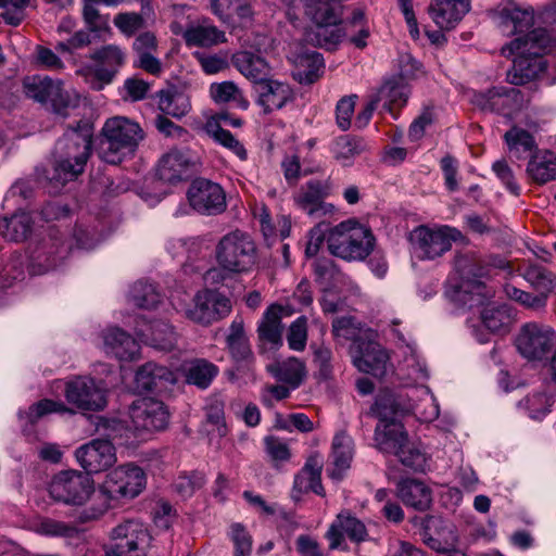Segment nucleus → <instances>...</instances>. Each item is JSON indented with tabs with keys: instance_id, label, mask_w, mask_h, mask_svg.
<instances>
[{
	"instance_id": "f257e3e1",
	"label": "nucleus",
	"mask_w": 556,
	"mask_h": 556,
	"mask_svg": "<svg viewBox=\"0 0 556 556\" xmlns=\"http://www.w3.org/2000/svg\"><path fill=\"white\" fill-rule=\"evenodd\" d=\"M289 18H295L303 7L314 27L307 33V40L319 48L333 50L345 36L342 27L343 5L341 0H282Z\"/></svg>"
},
{
	"instance_id": "f03ea898",
	"label": "nucleus",
	"mask_w": 556,
	"mask_h": 556,
	"mask_svg": "<svg viewBox=\"0 0 556 556\" xmlns=\"http://www.w3.org/2000/svg\"><path fill=\"white\" fill-rule=\"evenodd\" d=\"M144 486L146 475L141 468L130 464L116 467L105 476L91 505L79 513L80 522L100 519L121 501L138 496Z\"/></svg>"
},
{
	"instance_id": "7ed1b4c3",
	"label": "nucleus",
	"mask_w": 556,
	"mask_h": 556,
	"mask_svg": "<svg viewBox=\"0 0 556 556\" xmlns=\"http://www.w3.org/2000/svg\"><path fill=\"white\" fill-rule=\"evenodd\" d=\"M143 138L138 123L123 116L108 118L100 134L99 155L105 163L119 164L135 153Z\"/></svg>"
},
{
	"instance_id": "20e7f679",
	"label": "nucleus",
	"mask_w": 556,
	"mask_h": 556,
	"mask_svg": "<svg viewBox=\"0 0 556 556\" xmlns=\"http://www.w3.org/2000/svg\"><path fill=\"white\" fill-rule=\"evenodd\" d=\"M375 242L370 228L355 219L341 222L327 237L330 254L349 262L365 260L372 252Z\"/></svg>"
},
{
	"instance_id": "39448f33",
	"label": "nucleus",
	"mask_w": 556,
	"mask_h": 556,
	"mask_svg": "<svg viewBox=\"0 0 556 556\" xmlns=\"http://www.w3.org/2000/svg\"><path fill=\"white\" fill-rule=\"evenodd\" d=\"M219 268L231 275L250 273L257 262V247L252 237L236 229L224 235L215 247Z\"/></svg>"
},
{
	"instance_id": "423d86ee",
	"label": "nucleus",
	"mask_w": 556,
	"mask_h": 556,
	"mask_svg": "<svg viewBox=\"0 0 556 556\" xmlns=\"http://www.w3.org/2000/svg\"><path fill=\"white\" fill-rule=\"evenodd\" d=\"M96 430L108 439H93L79 446L75 456L79 465L89 473H99L108 470L116 463V452L110 439L116 437L122 425L115 419L98 417Z\"/></svg>"
},
{
	"instance_id": "0eeeda50",
	"label": "nucleus",
	"mask_w": 556,
	"mask_h": 556,
	"mask_svg": "<svg viewBox=\"0 0 556 556\" xmlns=\"http://www.w3.org/2000/svg\"><path fill=\"white\" fill-rule=\"evenodd\" d=\"M88 59L91 64H85L76 70L94 91L102 90L113 83L119 70L126 62V52L117 45H105L92 51Z\"/></svg>"
},
{
	"instance_id": "6e6552de",
	"label": "nucleus",
	"mask_w": 556,
	"mask_h": 556,
	"mask_svg": "<svg viewBox=\"0 0 556 556\" xmlns=\"http://www.w3.org/2000/svg\"><path fill=\"white\" fill-rule=\"evenodd\" d=\"M25 94L40 103L50 102L53 113L62 117L68 116V111L77 106V97H72L63 88V81L49 76H28L23 81Z\"/></svg>"
},
{
	"instance_id": "1a4fd4ad",
	"label": "nucleus",
	"mask_w": 556,
	"mask_h": 556,
	"mask_svg": "<svg viewBox=\"0 0 556 556\" xmlns=\"http://www.w3.org/2000/svg\"><path fill=\"white\" fill-rule=\"evenodd\" d=\"M73 244L65 233L49 228L47 235L29 251V268L34 275L45 274L60 265L70 254Z\"/></svg>"
},
{
	"instance_id": "9d476101",
	"label": "nucleus",
	"mask_w": 556,
	"mask_h": 556,
	"mask_svg": "<svg viewBox=\"0 0 556 556\" xmlns=\"http://www.w3.org/2000/svg\"><path fill=\"white\" fill-rule=\"evenodd\" d=\"M455 270L459 275V282L455 286V296L458 301L468 303L469 306L482 304L488 298L486 286L480 280L484 268L472 255L459 254L454 260Z\"/></svg>"
},
{
	"instance_id": "9b49d317",
	"label": "nucleus",
	"mask_w": 556,
	"mask_h": 556,
	"mask_svg": "<svg viewBox=\"0 0 556 556\" xmlns=\"http://www.w3.org/2000/svg\"><path fill=\"white\" fill-rule=\"evenodd\" d=\"M129 417L134 431L142 439L165 430L169 424L167 406L153 397L135 400L129 407Z\"/></svg>"
},
{
	"instance_id": "f8f14e48",
	"label": "nucleus",
	"mask_w": 556,
	"mask_h": 556,
	"mask_svg": "<svg viewBox=\"0 0 556 556\" xmlns=\"http://www.w3.org/2000/svg\"><path fill=\"white\" fill-rule=\"evenodd\" d=\"M150 539L149 531L141 521L125 520L112 529L113 543L105 551V556H146Z\"/></svg>"
},
{
	"instance_id": "ddd939ff",
	"label": "nucleus",
	"mask_w": 556,
	"mask_h": 556,
	"mask_svg": "<svg viewBox=\"0 0 556 556\" xmlns=\"http://www.w3.org/2000/svg\"><path fill=\"white\" fill-rule=\"evenodd\" d=\"M49 494L67 505H83L94 494L93 480L89 475L65 470L55 475L49 483Z\"/></svg>"
},
{
	"instance_id": "4468645a",
	"label": "nucleus",
	"mask_w": 556,
	"mask_h": 556,
	"mask_svg": "<svg viewBox=\"0 0 556 556\" xmlns=\"http://www.w3.org/2000/svg\"><path fill=\"white\" fill-rule=\"evenodd\" d=\"M517 351L530 362H542L556 348V331L536 323L523 325L515 340Z\"/></svg>"
},
{
	"instance_id": "2eb2a0df",
	"label": "nucleus",
	"mask_w": 556,
	"mask_h": 556,
	"mask_svg": "<svg viewBox=\"0 0 556 556\" xmlns=\"http://www.w3.org/2000/svg\"><path fill=\"white\" fill-rule=\"evenodd\" d=\"M459 237L460 232L448 226L437 229L419 226L412 233L414 253L421 261L435 260L450 251L452 242Z\"/></svg>"
},
{
	"instance_id": "dca6fc26",
	"label": "nucleus",
	"mask_w": 556,
	"mask_h": 556,
	"mask_svg": "<svg viewBox=\"0 0 556 556\" xmlns=\"http://www.w3.org/2000/svg\"><path fill=\"white\" fill-rule=\"evenodd\" d=\"M332 181L311 179L304 184L294 194V204L309 217L320 219L331 216L337 211L336 206L325 201L332 192Z\"/></svg>"
},
{
	"instance_id": "f3484780",
	"label": "nucleus",
	"mask_w": 556,
	"mask_h": 556,
	"mask_svg": "<svg viewBox=\"0 0 556 556\" xmlns=\"http://www.w3.org/2000/svg\"><path fill=\"white\" fill-rule=\"evenodd\" d=\"M513 67L508 72V80L513 85H523L542 76L547 85L556 84V62L548 65L542 55L530 51H515Z\"/></svg>"
},
{
	"instance_id": "a211bd4d",
	"label": "nucleus",
	"mask_w": 556,
	"mask_h": 556,
	"mask_svg": "<svg viewBox=\"0 0 556 556\" xmlns=\"http://www.w3.org/2000/svg\"><path fill=\"white\" fill-rule=\"evenodd\" d=\"M231 311L230 300L214 290L199 291L193 298V306L185 308V316L198 324L210 325Z\"/></svg>"
},
{
	"instance_id": "6ab92c4d",
	"label": "nucleus",
	"mask_w": 556,
	"mask_h": 556,
	"mask_svg": "<svg viewBox=\"0 0 556 556\" xmlns=\"http://www.w3.org/2000/svg\"><path fill=\"white\" fill-rule=\"evenodd\" d=\"M187 198L191 207L203 215H217L227 207L222 186L205 178H197L191 182Z\"/></svg>"
},
{
	"instance_id": "aec40b11",
	"label": "nucleus",
	"mask_w": 556,
	"mask_h": 556,
	"mask_svg": "<svg viewBox=\"0 0 556 556\" xmlns=\"http://www.w3.org/2000/svg\"><path fill=\"white\" fill-rule=\"evenodd\" d=\"M92 151V128L87 122L78 121L56 141L54 154L87 164Z\"/></svg>"
},
{
	"instance_id": "412c9836",
	"label": "nucleus",
	"mask_w": 556,
	"mask_h": 556,
	"mask_svg": "<svg viewBox=\"0 0 556 556\" xmlns=\"http://www.w3.org/2000/svg\"><path fill=\"white\" fill-rule=\"evenodd\" d=\"M65 399L79 410H100L106 405L104 389L89 377H76L67 381Z\"/></svg>"
},
{
	"instance_id": "4be33fe9",
	"label": "nucleus",
	"mask_w": 556,
	"mask_h": 556,
	"mask_svg": "<svg viewBox=\"0 0 556 556\" xmlns=\"http://www.w3.org/2000/svg\"><path fill=\"white\" fill-rule=\"evenodd\" d=\"M352 349L353 364L359 371L377 378L386 375L389 355L378 342L358 338Z\"/></svg>"
},
{
	"instance_id": "5701e85b",
	"label": "nucleus",
	"mask_w": 556,
	"mask_h": 556,
	"mask_svg": "<svg viewBox=\"0 0 556 556\" xmlns=\"http://www.w3.org/2000/svg\"><path fill=\"white\" fill-rule=\"evenodd\" d=\"M329 548L337 549L342 546L345 538L353 543L368 540V531L365 523L349 510L339 513L326 532Z\"/></svg>"
},
{
	"instance_id": "b1692460",
	"label": "nucleus",
	"mask_w": 556,
	"mask_h": 556,
	"mask_svg": "<svg viewBox=\"0 0 556 556\" xmlns=\"http://www.w3.org/2000/svg\"><path fill=\"white\" fill-rule=\"evenodd\" d=\"M515 51H530L542 55L556 53V30L535 28L525 36H518L502 48V54L510 56Z\"/></svg>"
},
{
	"instance_id": "393cba45",
	"label": "nucleus",
	"mask_w": 556,
	"mask_h": 556,
	"mask_svg": "<svg viewBox=\"0 0 556 556\" xmlns=\"http://www.w3.org/2000/svg\"><path fill=\"white\" fill-rule=\"evenodd\" d=\"M292 313L293 309L289 305L271 304L267 307L257 327L262 351L266 349V345L271 350H277L282 345L283 326L281 319Z\"/></svg>"
},
{
	"instance_id": "a878e982",
	"label": "nucleus",
	"mask_w": 556,
	"mask_h": 556,
	"mask_svg": "<svg viewBox=\"0 0 556 556\" xmlns=\"http://www.w3.org/2000/svg\"><path fill=\"white\" fill-rule=\"evenodd\" d=\"M135 382L140 391L161 394L177 382V375L166 366L148 362L138 368Z\"/></svg>"
},
{
	"instance_id": "bb28decb",
	"label": "nucleus",
	"mask_w": 556,
	"mask_h": 556,
	"mask_svg": "<svg viewBox=\"0 0 556 556\" xmlns=\"http://www.w3.org/2000/svg\"><path fill=\"white\" fill-rule=\"evenodd\" d=\"M135 331L142 341L160 350L170 351L177 342L174 328L164 320L150 321L144 316H139Z\"/></svg>"
},
{
	"instance_id": "cd10ccee",
	"label": "nucleus",
	"mask_w": 556,
	"mask_h": 556,
	"mask_svg": "<svg viewBox=\"0 0 556 556\" xmlns=\"http://www.w3.org/2000/svg\"><path fill=\"white\" fill-rule=\"evenodd\" d=\"M520 91L516 88L494 87L485 92L475 93L472 102L482 111L508 115L519 105Z\"/></svg>"
},
{
	"instance_id": "c85d7f7f",
	"label": "nucleus",
	"mask_w": 556,
	"mask_h": 556,
	"mask_svg": "<svg viewBox=\"0 0 556 556\" xmlns=\"http://www.w3.org/2000/svg\"><path fill=\"white\" fill-rule=\"evenodd\" d=\"M131 48L135 54L134 67L154 76L162 73V63L157 58L159 41L154 33H140L135 38Z\"/></svg>"
},
{
	"instance_id": "c756f323",
	"label": "nucleus",
	"mask_w": 556,
	"mask_h": 556,
	"mask_svg": "<svg viewBox=\"0 0 556 556\" xmlns=\"http://www.w3.org/2000/svg\"><path fill=\"white\" fill-rule=\"evenodd\" d=\"M494 18L504 36H525L533 26L534 12L531 8L521 9L515 4H508L502 8Z\"/></svg>"
},
{
	"instance_id": "7c9ffc66",
	"label": "nucleus",
	"mask_w": 556,
	"mask_h": 556,
	"mask_svg": "<svg viewBox=\"0 0 556 556\" xmlns=\"http://www.w3.org/2000/svg\"><path fill=\"white\" fill-rule=\"evenodd\" d=\"M86 164L54 154L50 169L37 168L36 174L40 181H46L53 190H59L68 181L76 179L84 173Z\"/></svg>"
},
{
	"instance_id": "2f4dec72",
	"label": "nucleus",
	"mask_w": 556,
	"mask_h": 556,
	"mask_svg": "<svg viewBox=\"0 0 556 556\" xmlns=\"http://www.w3.org/2000/svg\"><path fill=\"white\" fill-rule=\"evenodd\" d=\"M255 91L257 93L256 102L265 113L280 110L294 99L290 85L266 77L255 86Z\"/></svg>"
},
{
	"instance_id": "473e14b6",
	"label": "nucleus",
	"mask_w": 556,
	"mask_h": 556,
	"mask_svg": "<svg viewBox=\"0 0 556 556\" xmlns=\"http://www.w3.org/2000/svg\"><path fill=\"white\" fill-rule=\"evenodd\" d=\"M470 10V0H432L429 13L442 30L453 29Z\"/></svg>"
},
{
	"instance_id": "72a5a7b5",
	"label": "nucleus",
	"mask_w": 556,
	"mask_h": 556,
	"mask_svg": "<svg viewBox=\"0 0 556 556\" xmlns=\"http://www.w3.org/2000/svg\"><path fill=\"white\" fill-rule=\"evenodd\" d=\"M102 338L105 353L119 361H132L139 354L137 340L118 327L108 328Z\"/></svg>"
},
{
	"instance_id": "f704fd0d",
	"label": "nucleus",
	"mask_w": 556,
	"mask_h": 556,
	"mask_svg": "<svg viewBox=\"0 0 556 556\" xmlns=\"http://www.w3.org/2000/svg\"><path fill=\"white\" fill-rule=\"evenodd\" d=\"M354 456V441L346 431L336 433L332 440L331 466L327 468L332 480H342Z\"/></svg>"
},
{
	"instance_id": "c9c22d12",
	"label": "nucleus",
	"mask_w": 556,
	"mask_h": 556,
	"mask_svg": "<svg viewBox=\"0 0 556 556\" xmlns=\"http://www.w3.org/2000/svg\"><path fill=\"white\" fill-rule=\"evenodd\" d=\"M396 494L406 507L418 511L429 509L432 503L431 489L418 479H401L396 484Z\"/></svg>"
},
{
	"instance_id": "e433bc0d",
	"label": "nucleus",
	"mask_w": 556,
	"mask_h": 556,
	"mask_svg": "<svg viewBox=\"0 0 556 556\" xmlns=\"http://www.w3.org/2000/svg\"><path fill=\"white\" fill-rule=\"evenodd\" d=\"M190 160L179 150L164 154L156 166V177L163 182L175 185L189 177Z\"/></svg>"
},
{
	"instance_id": "4c0bfd02",
	"label": "nucleus",
	"mask_w": 556,
	"mask_h": 556,
	"mask_svg": "<svg viewBox=\"0 0 556 556\" xmlns=\"http://www.w3.org/2000/svg\"><path fill=\"white\" fill-rule=\"evenodd\" d=\"M309 491L317 495H324L321 484V465L316 457H311L304 467L295 475L292 488V497L299 501L304 493Z\"/></svg>"
},
{
	"instance_id": "58836bf2",
	"label": "nucleus",
	"mask_w": 556,
	"mask_h": 556,
	"mask_svg": "<svg viewBox=\"0 0 556 556\" xmlns=\"http://www.w3.org/2000/svg\"><path fill=\"white\" fill-rule=\"evenodd\" d=\"M154 98L159 110L175 118L184 117L191 109L189 96L175 85L159 90Z\"/></svg>"
},
{
	"instance_id": "ea45409f",
	"label": "nucleus",
	"mask_w": 556,
	"mask_h": 556,
	"mask_svg": "<svg viewBox=\"0 0 556 556\" xmlns=\"http://www.w3.org/2000/svg\"><path fill=\"white\" fill-rule=\"evenodd\" d=\"M374 440L380 452L395 454L408 441V438L404 426L395 419H391L377 425Z\"/></svg>"
},
{
	"instance_id": "a19ab883",
	"label": "nucleus",
	"mask_w": 556,
	"mask_h": 556,
	"mask_svg": "<svg viewBox=\"0 0 556 556\" xmlns=\"http://www.w3.org/2000/svg\"><path fill=\"white\" fill-rule=\"evenodd\" d=\"M232 65L249 80L257 85L269 74L267 61L258 53L242 50L231 58Z\"/></svg>"
},
{
	"instance_id": "79ce46f5",
	"label": "nucleus",
	"mask_w": 556,
	"mask_h": 556,
	"mask_svg": "<svg viewBox=\"0 0 556 556\" xmlns=\"http://www.w3.org/2000/svg\"><path fill=\"white\" fill-rule=\"evenodd\" d=\"M184 39L189 47L202 48H211L227 40L225 31L208 21L189 26L184 33Z\"/></svg>"
},
{
	"instance_id": "37998d69",
	"label": "nucleus",
	"mask_w": 556,
	"mask_h": 556,
	"mask_svg": "<svg viewBox=\"0 0 556 556\" xmlns=\"http://www.w3.org/2000/svg\"><path fill=\"white\" fill-rule=\"evenodd\" d=\"M414 72L402 67V76H392L388 78L379 89V100H386L389 104L402 108L406 104L410 89L406 79L412 78Z\"/></svg>"
},
{
	"instance_id": "c03bdc74",
	"label": "nucleus",
	"mask_w": 556,
	"mask_h": 556,
	"mask_svg": "<svg viewBox=\"0 0 556 556\" xmlns=\"http://www.w3.org/2000/svg\"><path fill=\"white\" fill-rule=\"evenodd\" d=\"M529 177L543 185L556 179V154L549 150L535 152L527 166Z\"/></svg>"
},
{
	"instance_id": "a18cd8bd",
	"label": "nucleus",
	"mask_w": 556,
	"mask_h": 556,
	"mask_svg": "<svg viewBox=\"0 0 556 556\" xmlns=\"http://www.w3.org/2000/svg\"><path fill=\"white\" fill-rule=\"evenodd\" d=\"M323 55L316 51L306 52L299 56L293 77L302 85L315 83L324 73Z\"/></svg>"
},
{
	"instance_id": "49530a36",
	"label": "nucleus",
	"mask_w": 556,
	"mask_h": 556,
	"mask_svg": "<svg viewBox=\"0 0 556 556\" xmlns=\"http://www.w3.org/2000/svg\"><path fill=\"white\" fill-rule=\"evenodd\" d=\"M522 276L536 291V295L543 296L545 304L548 294L556 288L555 275L541 265L530 264L525 267Z\"/></svg>"
},
{
	"instance_id": "de8ad7c7",
	"label": "nucleus",
	"mask_w": 556,
	"mask_h": 556,
	"mask_svg": "<svg viewBox=\"0 0 556 556\" xmlns=\"http://www.w3.org/2000/svg\"><path fill=\"white\" fill-rule=\"evenodd\" d=\"M270 374L280 382L287 383L291 389H296L305 377V365L296 357L276 363L268 367Z\"/></svg>"
},
{
	"instance_id": "09e8293b",
	"label": "nucleus",
	"mask_w": 556,
	"mask_h": 556,
	"mask_svg": "<svg viewBox=\"0 0 556 556\" xmlns=\"http://www.w3.org/2000/svg\"><path fill=\"white\" fill-rule=\"evenodd\" d=\"M3 223V236L10 241H25L33 232L34 219L27 212L17 211L10 217H4Z\"/></svg>"
},
{
	"instance_id": "8fccbe9b",
	"label": "nucleus",
	"mask_w": 556,
	"mask_h": 556,
	"mask_svg": "<svg viewBox=\"0 0 556 556\" xmlns=\"http://www.w3.org/2000/svg\"><path fill=\"white\" fill-rule=\"evenodd\" d=\"M227 346L232 357L238 362L248 361L252 357V351L241 319L232 320L227 336Z\"/></svg>"
},
{
	"instance_id": "3c124183",
	"label": "nucleus",
	"mask_w": 556,
	"mask_h": 556,
	"mask_svg": "<svg viewBox=\"0 0 556 556\" xmlns=\"http://www.w3.org/2000/svg\"><path fill=\"white\" fill-rule=\"evenodd\" d=\"M207 135L218 144L230 150L241 161L248 160V152L243 144L235 138L227 129H224L218 123L208 122L205 126Z\"/></svg>"
},
{
	"instance_id": "603ef678",
	"label": "nucleus",
	"mask_w": 556,
	"mask_h": 556,
	"mask_svg": "<svg viewBox=\"0 0 556 556\" xmlns=\"http://www.w3.org/2000/svg\"><path fill=\"white\" fill-rule=\"evenodd\" d=\"M218 374V367L206 359H195L187 369L186 379L190 384L206 389Z\"/></svg>"
},
{
	"instance_id": "864d4df0",
	"label": "nucleus",
	"mask_w": 556,
	"mask_h": 556,
	"mask_svg": "<svg viewBox=\"0 0 556 556\" xmlns=\"http://www.w3.org/2000/svg\"><path fill=\"white\" fill-rule=\"evenodd\" d=\"M363 150L362 140L344 135L338 137L332 146V153L337 161L343 165H350L352 160Z\"/></svg>"
},
{
	"instance_id": "5fc2aeb1",
	"label": "nucleus",
	"mask_w": 556,
	"mask_h": 556,
	"mask_svg": "<svg viewBox=\"0 0 556 556\" xmlns=\"http://www.w3.org/2000/svg\"><path fill=\"white\" fill-rule=\"evenodd\" d=\"M504 138L509 151L514 153L517 159H521L523 153H530L535 148L533 136L529 131L518 127H513L506 131Z\"/></svg>"
},
{
	"instance_id": "6e6d98bb",
	"label": "nucleus",
	"mask_w": 556,
	"mask_h": 556,
	"mask_svg": "<svg viewBox=\"0 0 556 556\" xmlns=\"http://www.w3.org/2000/svg\"><path fill=\"white\" fill-rule=\"evenodd\" d=\"M130 301L140 308H154L161 302L155 287L144 281L136 282L129 291Z\"/></svg>"
},
{
	"instance_id": "4d7b16f0",
	"label": "nucleus",
	"mask_w": 556,
	"mask_h": 556,
	"mask_svg": "<svg viewBox=\"0 0 556 556\" xmlns=\"http://www.w3.org/2000/svg\"><path fill=\"white\" fill-rule=\"evenodd\" d=\"M72 410L64 403L43 399L28 407L26 412L20 413V418L26 419L29 424H36L43 416L51 413H66Z\"/></svg>"
},
{
	"instance_id": "13d9d810",
	"label": "nucleus",
	"mask_w": 556,
	"mask_h": 556,
	"mask_svg": "<svg viewBox=\"0 0 556 556\" xmlns=\"http://www.w3.org/2000/svg\"><path fill=\"white\" fill-rule=\"evenodd\" d=\"M397 409L399 404L393 395L390 392H382L376 396L375 402L365 414L378 418L379 422H384L394 419Z\"/></svg>"
},
{
	"instance_id": "bf43d9fd",
	"label": "nucleus",
	"mask_w": 556,
	"mask_h": 556,
	"mask_svg": "<svg viewBox=\"0 0 556 556\" xmlns=\"http://www.w3.org/2000/svg\"><path fill=\"white\" fill-rule=\"evenodd\" d=\"M519 404L527 409L532 419H541L549 413L553 401L543 390L527 395Z\"/></svg>"
},
{
	"instance_id": "052dcab7",
	"label": "nucleus",
	"mask_w": 556,
	"mask_h": 556,
	"mask_svg": "<svg viewBox=\"0 0 556 556\" xmlns=\"http://www.w3.org/2000/svg\"><path fill=\"white\" fill-rule=\"evenodd\" d=\"M481 321L491 332H498L507 328L510 315L506 306L488 305L481 312Z\"/></svg>"
},
{
	"instance_id": "680f3d73",
	"label": "nucleus",
	"mask_w": 556,
	"mask_h": 556,
	"mask_svg": "<svg viewBox=\"0 0 556 556\" xmlns=\"http://www.w3.org/2000/svg\"><path fill=\"white\" fill-rule=\"evenodd\" d=\"M205 483L204 475L199 471H192L190 473H181L173 483L174 491L181 498L191 497L197 490H200Z\"/></svg>"
},
{
	"instance_id": "e2e57ef3",
	"label": "nucleus",
	"mask_w": 556,
	"mask_h": 556,
	"mask_svg": "<svg viewBox=\"0 0 556 556\" xmlns=\"http://www.w3.org/2000/svg\"><path fill=\"white\" fill-rule=\"evenodd\" d=\"M287 342L291 350L302 352L307 342V317L302 315L291 323L287 332Z\"/></svg>"
},
{
	"instance_id": "0e129e2a",
	"label": "nucleus",
	"mask_w": 556,
	"mask_h": 556,
	"mask_svg": "<svg viewBox=\"0 0 556 556\" xmlns=\"http://www.w3.org/2000/svg\"><path fill=\"white\" fill-rule=\"evenodd\" d=\"M399 460L414 471H424L427 466V457L419 448L409 444L408 441L394 454Z\"/></svg>"
},
{
	"instance_id": "69168bd1",
	"label": "nucleus",
	"mask_w": 556,
	"mask_h": 556,
	"mask_svg": "<svg viewBox=\"0 0 556 556\" xmlns=\"http://www.w3.org/2000/svg\"><path fill=\"white\" fill-rule=\"evenodd\" d=\"M25 276V266L21 254H13L0 271V287L8 288L13 281L22 280Z\"/></svg>"
},
{
	"instance_id": "338daca9",
	"label": "nucleus",
	"mask_w": 556,
	"mask_h": 556,
	"mask_svg": "<svg viewBox=\"0 0 556 556\" xmlns=\"http://www.w3.org/2000/svg\"><path fill=\"white\" fill-rule=\"evenodd\" d=\"M229 536L233 543V556H251L252 536L242 523H232Z\"/></svg>"
},
{
	"instance_id": "774afa93",
	"label": "nucleus",
	"mask_w": 556,
	"mask_h": 556,
	"mask_svg": "<svg viewBox=\"0 0 556 556\" xmlns=\"http://www.w3.org/2000/svg\"><path fill=\"white\" fill-rule=\"evenodd\" d=\"M114 25L122 34L131 37L144 27V20L139 13H119L114 17Z\"/></svg>"
}]
</instances>
